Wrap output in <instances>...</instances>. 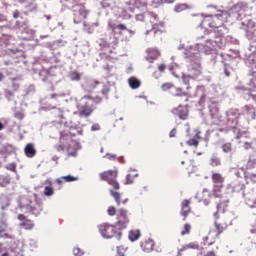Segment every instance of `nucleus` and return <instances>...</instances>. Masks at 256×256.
Segmentation results:
<instances>
[{"label": "nucleus", "instance_id": "72a5a7b5", "mask_svg": "<svg viewBox=\"0 0 256 256\" xmlns=\"http://www.w3.org/2000/svg\"><path fill=\"white\" fill-rule=\"evenodd\" d=\"M256 168V159L255 158H249L246 163V169L251 170Z\"/></svg>", "mask_w": 256, "mask_h": 256}, {"label": "nucleus", "instance_id": "5fc2aeb1", "mask_svg": "<svg viewBox=\"0 0 256 256\" xmlns=\"http://www.w3.org/2000/svg\"><path fill=\"white\" fill-rule=\"evenodd\" d=\"M165 69H167V66L165 64H160L158 66V71H160V73H164Z\"/></svg>", "mask_w": 256, "mask_h": 256}, {"label": "nucleus", "instance_id": "20e7f679", "mask_svg": "<svg viewBox=\"0 0 256 256\" xmlns=\"http://www.w3.org/2000/svg\"><path fill=\"white\" fill-rule=\"evenodd\" d=\"M18 205L20 209H26L28 213L32 215H41L43 211V204L39 203L37 200H31L29 196H21L18 200Z\"/></svg>", "mask_w": 256, "mask_h": 256}, {"label": "nucleus", "instance_id": "f704fd0d", "mask_svg": "<svg viewBox=\"0 0 256 256\" xmlns=\"http://www.w3.org/2000/svg\"><path fill=\"white\" fill-rule=\"evenodd\" d=\"M222 151L224 153H231L233 151V145L231 144V142L224 143L222 145Z\"/></svg>", "mask_w": 256, "mask_h": 256}, {"label": "nucleus", "instance_id": "1a4fd4ad", "mask_svg": "<svg viewBox=\"0 0 256 256\" xmlns=\"http://www.w3.org/2000/svg\"><path fill=\"white\" fill-rule=\"evenodd\" d=\"M115 225L120 231L121 229H127V226L129 225V214H127V210L123 208L117 210Z\"/></svg>", "mask_w": 256, "mask_h": 256}, {"label": "nucleus", "instance_id": "4468645a", "mask_svg": "<svg viewBox=\"0 0 256 256\" xmlns=\"http://www.w3.org/2000/svg\"><path fill=\"white\" fill-rule=\"evenodd\" d=\"M180 165V169H182V171H187L189 174L195 172V161L191 159L181 160Z\"/></svg>", "mask_w": 256, "mask_h": 256}, {"label": "nucleus", "instance_id": "f257e3e1", "mask_svg": "<svg viewBox=\"0 0 256 256\" xmlns=\"http://www.w3.org/2000/svg\"><path fill=\"white\" fill-rule=\"evenodd\" d=\"M99 177L101 181H106V183L111 186L109 193L116 201V205H121V193H119L121 184H119V181L117 180V177H119V170L115 168L113 170L103 171L99 174Z\"/></svg>", "mask_w": 256, "mask_h": 256}, {"label": "nucleus", "instance_id": "13d9d810", "mask_svg": "<svg viewBox=\"0 0 256 256\" xmlns=\"http://www.w3.org/2000/svg\"><path fill=\"white\" fill-rule=\"evenodd\" d=\"M84 31L87 33H92L91 27L87 23H84Z\"/></svg>", "mask_w": 256, "mask_h": 256}, {"label": "nucleus", "instance_id": "4d7b16f0", "mask_svg": "<svg viewBox=\"0 0 256 256\" xmlns=\"http://www.w3.org/2000/svg\"><path fill=\"white\" fill-rule=\"evenodd\" d=\"M117 29L120 31H127V26H125V24H119L117 25Z\"/></svg>", "mask_w": 256, "mask_h": 256}, {"label": "nucleus", "instance_id": "7c9ffc66", "mask_svg": "<svg viewBox=\"0 0 256 256\" xmlns=\"http://www.w3.org/2000/svg\"><path fill=\"white\" fill-rule=\"evenodd\" d=\"M248 85L250 87L248 91H256V72L252 73V78L250 79Z\"/></svg>", "mask_w": 256, "mask_h": 256}, {"label": "nucleus", "instance_id": "a211bd4d", "mask_svg": "<svg viewBox=\"0 0 256 256\" xmlns=\"http://www.w3.org/2000/svg\"><path fill=\"white\" fill-rule=\"evenodd\" d=\"M219 239V236H217V233L215 232H209L206 237H204V246L205 247H211V245H215V242Z\"/></svg>", "mask_w": 256, "mask_h": 256}, {"label": "nucleus", "instance_id": "4be33fe9", "mask_svg": "<svg viewBox=\"0 0 256 256\" xmlns=\"http://www.w3.org/2000/svg\"><path fill=\"white\" fill-rule=\"evenodd\" d=\"M24 153L26 157H29L30 159L35 157L37 155V150L35 149V145H33L32 143L26 144L24 148Z\"/></svg>", "mask_w": 256, "mask_h": 256}, {"label": "nucleus", "instance_id": "b1692460", "mask_svg": "<svg viewBox=\"0 0 256 256\" xmlns=\"http://www.w3.org/2000/svg\"><path fill=\"white\" fill-rule=\"evenodd\" d=\"M8 185H11V175L0 174V187H7Z\"/></svg>", "mask_w": 256, "mask_h": 256}, {"label": "nucleus", "instance_id": "c9c22d12", "mask_svg": "<svg viewBox=\"0 0 256 256\" xmlns=\"http://www.w3.org/2000/svg\"><path fill=\"white\" fill-rule=\"evenodd\" d=\"M191 229H192L191 224L189 223L184 224L183 229L181 231V235L182 236L189 235V233H191Z\"/></svg>", "mask_w": 256, "mask_h": 256}, {"label": "nucleus", "instance_id": "e433bc0d", "mask_svg": "<svg viewBox=\"0 0 256 256\" xmlns=\"http://www.w3.org/2000/svg\"><path fill=\"white\" fill-rule=\"evenodd\" d=\"M174 86L175 85H173V83L167 82L161 85V89L162 91H169L171 93V91H173Z\"/></svg>", "mask_w": 256, "mask_h": 256}, {"label": "nucleus", "instance_id": "2eb2a0df", "mask_svg": "<svg viewBox=\"0 0 256 256\" xmlns=\"http://www.w3.org/2000/svg\"><path fill=\"white\" fill-rule=\"evenodd\" d=\"M174 97H183V103H187L189 101V92H184L183 88L173 86L172 90L170 91Z\"/></svg>", "mask_w": 256, "mask_h": 256}, {"label": "nucleus", "instance_id": "37998d69", "mask_svg": "<svg viewBox=\"0 0 256 256\" xmlns=\"http://www.w3.org/2000/svg\"><path fill=\"white\" fill-rule=\"evenodd\" d=\"M251 111H253V108L249 105H245L244 107H242L243 115H250Z\"/></svg>", "mask_w": 256, "mask_h": 256}, {"label": "nucleus", "instance_id": "c03bdc74", "mask_svg": "<svg viewBox=\"0 0 256 256\" xmlns=\"http://www.w3.org/2000/svg\"><path fill=\"white\" fill-rule=\"evenodd\" d=\"M198 245L197 244H193V243H190V244H187L183 247V250L186 251V249H198Z\"/></svg>", "mask_w": 256, "mask_h": 256}, {"label": "nucleus", "instance_id": "338daca9", "mask_svg": "<svg viewBox=\"0 0 256 256\" xmlns=\"http://www.w3.org/2000/svg\"><path fill=\"white\" fill-rule=\"evenodd\" d=\"M57 151H65V148L63 147V145H58Z\"/></svg>", "mask_w": 256, "mask_h": 256}, {"label": "nucleus", "instance_id": "4c0bfd02", "mask_svg": "<svg viewBox=\"0 0 256 256\" xmlns=\"http://www.w3.org/2000/svg\"><path fill=\"white\" fill-rule=\"evenodd\" d=\"M188 6L187 4H177L174 8L176 13H182V11H187Z\"/></svg>", "mask_w": 256, "mask_h": 256}, {"label": "nucleus", "instance_id": "8fccbe9b", "mask_svg": "<svg viewBox=\"0 0 256 256\" xmlns=\"http://www.w3.org/2000/svg\"><path fill=\"white\" fill-rule=\"evenodd\" d=\"M106 157L109 161H115L117 159V155L115 154H106Z\"/></svg>", "mask_w": 256, "mask_h": 256}, {"label": "nucleus", "instance_id": "a19ab883", "mask_svg": "<svg viewBox=\"0 0 256 256\" xmlns=\"http://www.w3.org/2000/svg\"><path fill=\"white\" fill-rule=\"evenodd\" d=\"M210 165L212 167H219V165H221V160L219 158H217V157H213L210 160Z\"/></svg>", "mask_w": 256, "mask_h": 256}, {"label": "nucleus", "instance_id": "c756f323", "mask_svg": "<svg viewBox=\"0 0 256 256\" xmlns=\"http://www.w3.org/2000/svg\"><path fill=\"white\" fill-rule=\"evenodd\" d=\"M141 237V232L139 230H131L129 232L130 241H137Z\"/></svg>", "mask_w": 256, "mask_h": 256}, {"label": "nucleus", "instance_id": "864d4df0", "mask_svg": "<svg viewBox=\"0 0 256 256\" xmlns=\"http://www.w3.org/2000/svg\"><path fill=\"white\" fill-rule=\"evenodd\" d=\"M101 126L99 124H93L91 127V131H100Z\"/></svg>", "mask_w": 256, "mask_h": 256}, {"label": "nucleus", "instance_id": "e2e57ef3", "mask_svg": "<svg viewBox=\"0 0 256 256\" xmlns=\"http://www.w3.org/2000/svg\"><path fill=\"white\" fill-rule=\"evenodd\" d=\"M3 21H7V18L5 17V15L0 14V23H3Z\"/></svg>", "mask_w": 256, "mask_h": 256}, {"label": "nucleus", "instance_id": "6e6552de", "mask_svg": "<svg viewBox=\"0 0 256 256\" xmlns=\"http://www.w3.org/2000/svg\"><path fill=\"white\" fill-rule=\"evenodd\" d=\"M71 13L73 15V21L76 24L81 23V21L87 19L89 15V10L85 7V4H74L71 7Z\"/></svg>", "mask_w": 256, "mask_h": 256}, {"label": "nucleus", "instance_id": "49530a36", "mask_svg": "<svg viewBox=\"0 0 256 256\" xmlns=\"http://www.w3.org/2000/svg\"><path fill=\"white\" fill-rule=\"evenodd\" d=\"M133 183V176L131 174L126 175L125 185H131Z\"/></svg>", "mask_w": 256, "mask_h": 256}, {"label": "nucleus", "instance_id": "58836bf2", "mask_svg": "<svg viewBox=\"0 0 256 256\" xmlns=\"http://www.w3.org/2000/svg\"><path fill=\"white\" fill-rule=\"evenodd\" d=\"M5 169H7V171H12V173H17V164L15 162H12L6 165Z\"/></svg>", "mask_w": 256, "mask_h": 256}, {"label": "nucleus", "instance_id": "09e8293b", "mask_svg": "<svg viewBox=\"0 0 256 256\" xmlns=\"http://www.w3.org/2000/svg\"><path fill=\"white\" fill-rule=\"evenodd\" d=\"M169 137H170V138L177 137V128H173V129L169 132Z\"/></svg>", "mask_w": 256, "mask_h": 256}, {"label": "nucleus", "instance_id": "423d86ee", "mask_svg": "<svg viewBox=\"0 0 256 256\" xmlns=\"http://www.w3.org/2000/svg\"><path fill=\"white\" fill-rule=\"evenodd\" d=\"M98 231L104 239H113V237L121 239V230L117 228V225L102 223L98 225Z\"/></svg>", "mask_w": 256, "mask_h": 256}, {"label": "nucleus", "instance_id": "0e129e2a", "mask_svg": "<svg viewBox=\"0 0 256 256\" xmlns=\"http://www.w3.org/2000/svg\"><path fill=\"white\" fill-rule=\"evenodd\" d=\"M94 101H96V103H101L103 101V98H101V96H98L94 99Z\"/></svg>", "mask_w": 256, "mask_h": 256}, {"label": "nucleus", "instance_id": "ddd939ff", "mask_svg": "<svg viewBox=\"0 0 256 256\" xmlns=\"http://www.w3.org/2000/svg\"><path fill=\"white\" fill-rule=\"evenodd\" d=\"M189 213H191V200L185 199L181 202L180 210V215L183 217V221H187Z\"/></svg>", "mask_w": 256, "mask_h": 256}, {"label": "nucleus", "instance_id": "052dcab7", "mask_svg": "<svg viewBox=\"0 0 256 256\" xmlns=\"http://www.w3.org/2000/svg\"><path fill=\"white\" fill-rule=\"evenodd\" d=\"M19 15H20V13H19L18 10H16V11L13 12V17H14V19H19Z\"/></svg>", "mask_w": 256, "mask_h": 256}, {"label": "nucleus", "instance_id": "de8ad7c7", "mask_svg": "<svg viewBox=\"0 0 256 256\" xmlns=\"http://www.w3.org/2000/svg\"><path fill=\"white\" fill-rule=\"evenodd\" d=\"M224 75L231 77V70H229V66L227 64L224 65Z\"/></svg>", "mask_w": 256, "mask_h": 256}, {"label": "nucleus", "instance_id": "bb28decb", "mask_svg": "<svg viewBox=\"0 0 256 256\" xmlns=\"http://www.w3.org/2000/svg\"><path fill=\"white\" fill-rule=\"evenodd\" d=\"M9 205H11V199H9L6 195H1L0 196V207H1L2 211H4V209H7V207H9Z\"/></svg>", "mask_w": 256, "mask_h": 256}, {"label": "nucleus", "instance_id": "c85d7f7f", "mask_svg": "<svg viewBox=\"0 0 256 256\" xmlns=\"http://www.w3.org/2000/svg\"><path fill=\"white\" fill-rule=\"evenodd\" d=\"M128 83L131 89H139V87H141V81H139V79H137L136 77H130L128 79Z\"/></svg>", "mask_w": 256, "mask_h": 256}, {"label": "nucleus", "instance_id": "39448f33", "mask_svg": "<svg viewBox=\"0 0 256 256\" xmlns=\"http://www.w3.org/2000/svg\"><path fill=\"white\" fill-rule=\"evenodd\" d=\"M92 101L93 98H91V96H84L76 100V108L78 109L79 117L87 119V117H91V115H93L94 108Z\"/></svg>", "mask_w": 256, "mask_h": 256}, {"label": "nucleus", "instance_id": "ea45409f", "mask_svg": "<svg viewBox=\"0 0 256 256\" xmlns=\"http://www.w3.org/2000/svg\"><path fill=\"white\" fill-rule=\"evenodd\" d=\"M70 78L72 81H81V74H79L77 71H73L70 73Z\"/></svg>", "mask_w": 256, "mask_h": 256}, {"label": "nucleus", "instance_id": "a878e982", "mask_svg": "<svg viewBox=\"0 0 256 256\" xmlns=\"http://www.w3.org/2000/svg\"><path fill=\"white\" fill-rule=\"evenodd\" d=\"M73 181H77V177L71 175L62 176L56 179V183H58V185H61V183H72Z\"/></svg>", "mask_w": 256, "mask_h": 256}, {"label": "nucleus", "instance_id": "603ef678", "mask_svg": "<svg viewBox=\"0 0 256 256\" xmlns=\"http://www.w3.org/2000/svg\"><path fill=\"white\" fill-rule=\"evenodd\" d=\"M15 117H16V119H19V121H23L25 115H23V113H21V112H17L15 114Z\"/></svg>", "mask_w": 256, "mask_h": 256}, {"label": "nucleus", "instance_id": "69168bd1", "mask_svg": "<svg viewBox=\"0 0 256 256\" xmlns=\"http://www.w3.org/2000/svg\"><path fill=\"white\" fill-rule=\"evenodd\" d=\"M108 27H110L112 29V31H115V24L109 22Z\"/></svg>", "mask_w": 256, "mask_h": 256}, {"label": "nucleus", "instance_id": "f03ea898", "mask_svg": "<svg viewBox=\"0 0 256 256\" xmlns=\"http://www.w3.org/2000/svg\"><path fill=\"white\" fill-rule=\"evenodd\" d=\"M217 211L214 212V233H216V237H219L221 234L225 233L227 229L229 228V225H231V220L229 219V216L225 214V210L227 207H221L216 208Z\"/></svg>", "mask_w": 256, "mask_h": 256}, {"label": "nucleus", "instance_id": "a18cd8bd", "mask_svg": "<svg viewBox=\"0 0 256 256\" xmlns=\"http://www.w3.org/2000/svg\"><path fill=\"white\" fill-rule=\"evenodd\" d=\"M73 254L75 256H83L84 252H83V250H81V248H74Z\"/></svg>", "mask_w": 256, "mask_h": 256}, {"label": "nucleus", "instance_id": "dca6fc26", "mask_svg": "<svg viewBox=\"0 0 256 256\" xmlns=\"http://www.w3.org/2000/svg\"><path fill=\"white\" fill-rule=\"evenodd\" d=\"M200 139L201 132L199 130H194V136L186 141V145H188V147H195V149H197V147H199Z\"/></svg>", "mask_w": 256, "mask_h": 256}, {"label": "nucleus", "instance_id": "6e6d98bb", "mask_svg": "<svg viewBox=\"0 0 256 256\" xmlns=\"http://www.w3.org/2000/svg\"><path fill=\"white\" fill-rule=\"evenodd\" d=\"M60 3L64 7H69V4L71 3V0H60Z\"/></svg>", "mask_w": 256, "mask_h": 256}, {"label": "nucleus", "instance_id": "6ab92c4d", "mask_svg": "<svg viewBox=\"0 0 256 256\" xmlns=\"http://www.w3.org/2000/svg\"><path fill=\"white\" fill-rule=\"evenodd\" d=\"M141 249L144 251V253H151L155 247V241L151 239L143 240L140 244Z\"/></svg>", "mask_w": 256, "mask_h": 256}, {"label": "nucleus", "instance_id": "aec40b11", "mask_svg": "<svg viewBox=\"0 0 256 256\" xmlns=\"http://www.w3.org/2000/svg\"><path fill=\"white\" fill-rule=\"evenodd\" d=\"M98 89H100L101 95L107 99V97H109V93H111V83L109 81L100 82Z\"/></svg>", "mask_w": 256, "mask_h": 256}, {"label": "nucleus", "instance_id": "2f4dec72", "mask_svg": "<svg viewBox=\"0 0 256 256\" xmlns=\"http://www.w3.org/2000/svg\"><path fill=\"white\" fill-rule=\"evenodd\" d=\"M210 115L212 119H217L219 117V108L217 106H211Z\"/></svg>", "mask_w": 256, "mask_h": 256}, {"label": "nucleus", "instance_id": "393cba45", "mask_svg": "<svg viewBox=\"0 0 256 256\" xmlns=\"http://www.w3.org/2000/svg\"><path fill=\"white\" fill-rule=\"evenodd\" d=\"M101 85L100 81L97 80H88L86 83V89L88 91H95V89H98Z\"/></svg>", "mask_w": 256, "mask_h": 256}, {"label": "nucleus", "instance_id": "473e14b6", "mask_svg": "<svg viewBox=\"0 0 256 256\" xmlns=\"http://www.w3.org/2000/svg\"><path fill=\"white\" fill-rule=\"evenodd\" d=\"M191 80H193L191 75H183L182 76V81H183L184 85H187V87H186L187 91H189V89H191V86H189V83L191 82Z\"/></svg>", "mask_w": 256, "mask_h": 256}, {"label": "nucleus", "instance_id": "79ce46f5", "mask_svg": "<svg viewBox=\"0 0 256 256\" xmlns=\"http://www.w3.org/2000/svg\"><path fill=\"white\" fill-rule=\"evenodd\" d=\"M107 213L110 217H115V215L117 216V208H115L114 206H110L107 209Z\"/></svg>", "mask_w": 256, "mask_h": 256}, {"label": "nucleus", "instance_id": "f3484780", "mask_svg": "<svg viewBox=\"0 0 256 256\" xmlns=\"http://www.w3.org/2000/svg\"><path fill=\"white\" fill-rule=\"evenodd\" d=\"M126 5L129 7L130 11H133V9H141V7H146L147 3L143 0H126Z\"/></svg>", "mask_w": 256, "mask_h": 256}, {"label": "nucleus", "instance_id": "5701e85b", "mask_svg": "<svg viewBox=\"0 0 256 256\" xmlns=\"http://www.w3.org/2000/svg\"><path fill=\"white\" fill-rule=\"evenodd\" d=\"M7 231H9V224H7V220L2 219L0 221V239L9 237V234L7 233Z\"/></svg>", "mask_w": 256, "mask_h": 256}, {"label": "nucleus", "instance_id": "f8f14e48", "mask_svg": "<svg viewBox=\"0 0 256 256\" xmlns=\"http://www.w3.org/2000/svg\"><path fill=\"white\" fill-rule=\"evenodd\" d=\"M18 221H20V227L22 229H26L27 231H30L31 229H33L35 227V224L33 223V220L28 219L27 216L23 215V214H19L17 216Z\"/></svg>", "mask_w": 256, "mask_h": 256}, {"label": "nucleus", "instance_id": "3c124183", "mask_svg": "<svg viewBox=\"0 0 256 256\" xmlns=\"http://www.w3.org/2000/svg\"><path fill=\"white\" fill-rule=\"evenodd\" d=\"M248 179H250L252 183H256V174L255 173L249 174Z\"/></svg>", "mask_w": 256, "mask_h": 256}, {"label": "nucleus", "instance_id": "7ed1b4c3", "mask_svg": "<svg viewBox=\"0 0 256 256\" xmlns=\"http://www.w3.org/2000/svg\"><path fill=\"white\" fill-rule=\"evenodd\" d=\"M196 199L199 203H204V205H209V203L216 204V209H221V207H229V199L222 197H215L213 195V190L209 191L208 189H204L201 192L196 194Z\"/></svg>", "mask_w": 256, "mask_h": 256}, {"label": "nucleus", "instance_id": "0eeeda50", "mask_svg": "<svg viewBox=\"0 0 256 256\" xmlns=\"http://www.w3.org/2000/svg\"><path fill=\"white\" fill-rule=\"evenodd\" d=\"M211 180L213 183V195L214 197H221L222 199H225L223 196V187L225 183V177L217 172H212Z\"/></svg>", "mask_w": 256, "mask_h": 256}, {"label": "nucleus", "instance_id": "412c9836", "mask_svg": "<svg viewBox=\"0 0 256 256\" xmlns=\"http://www.w3.org/2000/svg\"><path fill=\"white\" fill-rule=\"evenodd\" d=\"M45 186L43 194L45 197H53L55 195V190L53 189V182L50 179L45 180Z\"/></svg>", "mask_w": 256, "mask_h": 256}, {"label": "nucleus", "instance_id": "bf43d9fd", "mask_svg": "<svg viewBox=\"0 0 256 256\" xmlns=\"http://www.w3.org/2000/svg\"><path fill=\"white\" fill-rule=\"evenodd\" d=\"M204 256H217V254L215 251H208L206 254H204Z\"/></svg>", "mask_w": 256, "mask_h": 256}, {"label": "nucleus", "instance_id": "9d476101", "mask_svg": "<svg viewBox=\"0 0 256 256\" xmlns=\"http://www.w3.org/2000/svg\"><path fill=\"white\" fill-rule=\"evenodd\" d=\"M202 27H211L212 29H217L223 25V20H221V16H208L202 20Z\"/></svg>", "mask_w": 256, "mask_h": 256}, {"label": "nucleus", "instance_id": "774afa93", "mask_svg": "<svg viewBox=\"0 0 256 256\" xmlns=\"http://www.w3.org/2000/svg\"><path fill=\"white\" fill-rule=\"evenodd\" d=\"M154 35H163V32L161 30L154 31Z\"/></svg>", "mask_w": 256, "mask_h": 256}, {"label": "nucleus", "instance_id": "680f3d73", "mask_svg": "<svg viewBox=\"0 0 256 256\" xmlns=\"http://www.w3.org/2000/svg\"><path fill=\"white\" fill-rule=\"evenodd\" d=\"M12 87H13L14 91H18L19 90V84L18 83H13Z\"/></svg>", "mask_w": 256, "mask_h": 256}, {"label": "nucleus", "instance_id": "9b49d317", "mask_svg": "<svg viewBox=\"0 0 256 256\" xmlns=\"http://www.w3.org/2000/svg\"><path fill=\"white\" fill-rule=\"evenodd\" d=\"M171 113L175 115V117H179L181 121H187L189 117V109L183 105H179L177 108L172 109Z\"/></svg>", "mask_w": 256, "mask_h": 256}, {"label": "nucleus", "instance_id": "cd10ccee", "mask_svg": "<svg viewBox=\"0 0 256 256\" xmlns=\"http://www.w3.org/2000/svg\"><path fill=\"white\" fill-rule=\"evenodd\" d=\"M146 17L154 19V21H157V15L153 12H149L146 15L145 14L136 15V21H145Z\"/></svg>", "mask_w": 256, "mask_h": 256}]
</instances>
